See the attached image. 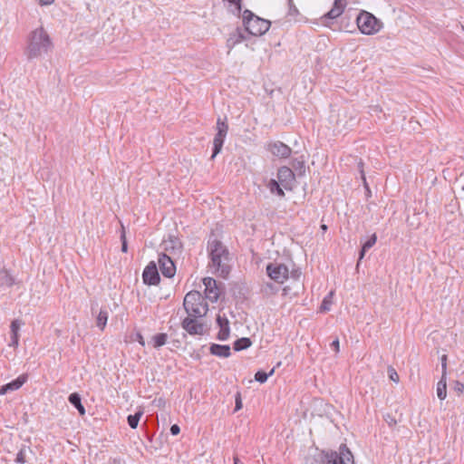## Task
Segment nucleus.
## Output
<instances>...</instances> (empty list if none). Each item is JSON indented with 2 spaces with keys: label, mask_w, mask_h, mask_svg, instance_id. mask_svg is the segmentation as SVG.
I'll use <instances>...</instances> for the list:
<instances>
[{
  "label": "nucleus",
  "mask_w": 464,
  "mask_h": 464,
  "mask_svg": "<svg viewBox=\"0 0 464 464\" xmlns=\"http://www.w3.org/2000/svg\"><path fill=\"white\" fill-rule=\"evenodd\" d=\"M321 464H354V459L347 446L342 444L339 451H323Z\"/></svg>",
  "instance_id": "obj_5"
},
{
  "label": "nucleus",
  "mask_w": 464,
  "mask_h": 464,
  "mask_svg": "<svg viewBox=\"0 0 464 464\" xmlns=\"http://www.w3.org/2000/svg\"><path fill=\"white\" fill-rule=\"evenodd\" d=\"M234 464H244L242 463L237 457L234 458Z\"/></svg>",
  "instance_id": "obj_46"
},
{
  "label": "nucleus",
  "mask_w": 464,
  "mask_h": 464,
  "mask_svg": "<svg viewBox=\"0 0 464 464\" xmlns=\"http://www.w3.org/2000/svg\"><path fill=\"white\" fill-rule=\"evenodd\" d=\"M70 403L73 405L79 411L80 415L83 416L85 414V408L82 403V399L79 393L73 392L69 395L68 398Z\"/></svg>",
  "instance_id": "obj_22"
},
{
  "label": "nucleus",
  "mask_w": 464,
  "mask_h": 464,
  "mask_svg": "<svg viewBox=\"0 0 464 464\" xmlns=\"http://www.w3.org/2000/svg\"><path fill=\"white\" fill-rule=\"evenodd\" d=\"M137 341L139 342L140 344H141L142 346L145 345V341H144V338L141 334H138L137 336Z\"/></svg>",
  "instance_id": "obj_45"
},
{
  "label": "nucleus",
  "mask_w": 464,
  "mask_h": 464,
  "mask_svg": "<svg viewBox=\"0 0 464 464\" xmlns=\"http://www.w3.org/2000/svg\"><path fill=\"white\" fill-rule=\"evenodd\" d=\"M217 130L218 132L215 135L213 140V154L211 156L212 159H214L220 152L224 144V140L228 130L227 124L220 118H218L217 121Z\"/></svg>",
  "instance_id": "obj_8"
},
{
  "label": "nucleus",
  "mask_w": 464,
  "mask_h": 464,
  "mask_svg": "<svg viewBox=\"0 0 464 464\" xmlns=\"http://www.w3.org/2000/svg\"><path fill=\"white\" fill-rule=\"evenodd\" d=\"M357 26L363 34H374L382 27V24L373 14L366 11H362L357 16Z\"/></svg>",
  "instance_id": "obj_6"
},
{
  "label": "nucleus",
  "mask_w": 464,
  "mask_h": 464,
  "mask_svg": "<svg viewBox=\"0 0 464 464\" xmlns=\"http://www.w3.org/2000/svg\"><path fill=\"white\" fill-rule=\"evenodd\" d=\"M205 285V295L209 301L217 302L219 297V289L217 286V282L212 277H206L203 279Z\"/></svg>",
  "instance_id": "obj_14"
},
{
  "label": "nucleus",
  "mask_w": 464,
  "mask_h": 464,
  "mask_svg": "<svg viewBox=\"0 0 464 464\" xmlns=\"http://www.w3.org/2000/svg\"><path fill=\"white\" fill-rule=\"evenodd\" d=\"M277 178L280 184L285 189H292L295 183V174L288 167H282L278 169Z\"/></svg>",
  "instance_id": "obj_12"
},
{
  "label": "nucleus",
  "mask_w": 464,
  "mask_h": 464,
  "mask_svg": "<svg viewBox=\"0 0 464 464\" xmlns=\"http://www.w3.org/2000/svg\"><path fill=\"white\" fill-rule=\"evenodd\" d=\"M331 347L337 353L339 352V347H340V343H339V340L338 339H335L331 343Z\"/></svg>",
  "instance_id": "obj_42"
},
{
  "label": "nucleus",
  "mask_w": 464,
  "mask_h": 464,
  "mask_svg": "<svg viewBox=\"0 0 464 464\" xmlns=\"http://www.w3.org/2000/svg\"><path fill=\"white\" fill-rule=\"evenodd\" d=\"M285 295H287V291H288V286H285L284 289H283Z\"/></svg>",
  "instance_id": "obj_48"
},
{
  "label": "nucleus",
  "mask_w": 464,
  "mask_h": 464,
  "mask_svg": "<svg viewBox=\"0 0 464 464\" xmlns=\"http://www.w3.org/2000/svg\"><path fill=\"white\" fill-rule=\"evenodd\" d=\"M452 389L458 395H460L464 391V384L459 381H455Z\"/></svg>",
  "instance_id": "obj_37"
},
{
  "label": "nucleus",
  "mask_w": 464,
  "mask_h": 464,
  "mask_svg": "<svg viewBox=\"0 0 464 464\" xmlns=\"http://www.w3.org/2000/svg\"><path fill=\"white\" fill-rule=\"evenodd\" d=\"M210 353L216 356L227 358L230 356V347L228 345H220L213 343L210 346Z\"/></svg>",
  "instance_id": "obj_21"
},
{
  "label": "nucleus",
  "mask_w": 464,
  "mask_h": 464,
  "mask_svg": "<svg viewBox=\"0 0 464 464\" xmlns=\"http://www.w3.org/2000/svg\"><path fill=\"white\" fill-rule=\"evenodd\" d=\"M441 375H447V355L441 356Z\"/></svg>",
  "instance_id": "obj_39"
},
{
  "label": "nucleus",
  "mask_w": 464,
  "mask_h": 464,
  "mask_svg": "<svg viewBox=\"0 0 464 464\" xmlns=\"http://www.w3.org/2000/svg\"><path fill=\"white\" fill-rule=\"evenodd\" d=\"M321 228H322L323 230H326V229H327V226H326V225H322V226H321Z\"/></svg>",
  "instance_id": "obj_49"
},
{
  "label": "nucleus",
  "mask_w": 464,
  "mask_h": 464,
  "mask_svg": "<svg viewBox=\"0 0 464 464\" xmlns=\"http://www.w3.org/2000/svg\"><path fill=\"white\" fill-rule=\"evenodd\" d=\"M266 274L276 283L283 284L289 276V270L284 264L270 263L266 266Z\"/></svg>",
  "instance_id": "obj_7"
},
{
  "label": "nucleus",
  "mask_w": 464,
  "mask_h": 464,
  "mask_svg": "<svg viewBox=\"0 0 464 464\" xmlns=\"http://www.w3.org/2000/svg\"><path fill=\"white\" fill-rule=\"evenodd\" d=\"M168 340L167 334H158L151 338V342L153 343V347L159 349L160 347L166 344Z\"/></svg>",
  "instance_id": "obj_26"
},
{
  "label": "nucleus",
  "mask_w": 464,
  "mask_h": 464,
  "mask_svg": "<svg viewBox=\"0 0 464 464\" xmlns=\"http://www.w3.org/2000/svg\"><path fill=\"white\" fill-rule=\"evenodd\" d=\"M346 5L345 0H334V5L329 12L322 16V21L324 23L326 19H335L339 17L344 11Z\"/></svg>",
  "instance_id": "obj_15"
},
{
  "label": "nucleus",
  "mask_w": 464,
  "mask_h": 464,
  "mask_svg": "<svg viewBox=\"0 0 464 464\" xmlns=\"http://www.w3.org/2000/svg\"><path fill=\"white\" fill-rule=\"evenodd\" d=\"M143 282L146 285H154L160 282V275L154 261L149 263L142 274Z\"/></svg>",
  "instance_id": "obj_11"
},
{
  "label": "nucleus",
  "mask_w": 464,
  "mask_h": 464,
  "mask_svg": "<svg viewBox=\"0 0 464 464\" xmlns=\"http://www.w3.org/2000/svg\"><path fill=\"white\" fill-rule=\"evenodd\" d=\"M108 320V311L106 309H101L97 318H96V324L101 329L103 330Z\"/></svg>",
  "instance_id": "obj_27"
},
{
  "label": "nucleus",
  "mask_w": 464,
  "mask_h": 464,
  "mask_svg": "<svg viewBox=\"0 0 464 464\" xmlns=\"http://www.w3.org/2000/svg\"><path fill=\"white\" fill-rule=\"evenodd\" d=\"M300 14L299 10L295 5L293 0H288V13L287 15L293 18H296Z\"/></svg>",
  "instance_id": "obj_34"
},
{
  "label": "nucleus",
  "mask_w": 464,
  "mask_h": 464,
  "mask_svg": "<svg viewBox=\"0 0 464 464\" xmlns=\"http://www.w3.org/2000/svg\"><path fill=\"white\" fill-rule=\"evenodd\" d=\"M28 452H31L30 448L25 447V446L21 448V450H19V452L16 455L15 461L18 463H22V464L25 463L27 461L26 458H27Z\"/></svg>",
  "instance_id": "obj_29"
},
{
  "label": "nucleus",
  "mask_w": 464,
  "mask_h": 464,
  "mask_svg": "<svg viewBox=\"0 0 464 464\" xmlns=\"http://www.w3.org/2000/svg\"><path fill=\"white\" fill-rule=\"evenodd\" d=\"M179 431H180V428H179V425H177V424H173V425L170 427V433H171L172 435H174V436H175V435H178V434L179 433Z\"/></svg>",
  "instance_id": "obj_41"
},
{
  "label": "nucleus",
  "mask_w": 464,
  "mask_h": 464,
  "mask_svg": "<svg viewBox=\"0 0 464 464\" xmlns=\"http://www.w3.org/2000/svg\"><path fill=\"white\" fill-rule=\"evenodd\" d=\"M142 414H143L142 411H138L133 415L128 416V424L130 425V428H132V429L137 428L140 419L142 416Z\"/></svg>",
  "instance_id": "obj_30"
},
{
  "label": "nucleus",
  "mask_w": 464,
  "mask_h": 464,
  "mask_svg": "<svg viewBox=\"0 0 464 464\" xmlns=\"http://www.w3.org/2000/svg\"><path fill=\"white\" fill-rule=\"evenodd\" d=\"M300 276H301L300 271L295 270V271L291 272V277L294 278L295 280H297L300 277Z\"/></svg>",
  "instance_id": "obj_43"
},
{
  "label": "nucleus",
  "mask_w": 464,
  "mask_h": 464,
  "mask_svg": "<svg viewBox=\"0 0 464 464\" xmlns=\"http://www.w3.org/2000/svg\"><path fill=\"white\" fill-rule=\"evenodd\" d=\"M200 317L187 316L181 323L182 328L191 335H202L205 334L206 327L198 319Z\"/></svg>",
  "instance_id": "obj_9"
},
{
  "label": "nucleus",
  "mask_w": 464,
  "mask_h": 464,
  "mask_svg": "<svg viewBox=\"0 0 464 464\" xmlns=\"http://www.w3.org/2000/svg\"><path fill=\"white\" fill-rule=\"evenodd\" d=\"M243 23L246 30L255 36L265 34L271 25L270 21L254 14L247 9L243 12Z\"/></svg>",
  "instance_id": "obj_4"
},
{
  "label": "nucleus",
  "mask_w": 464,
  "mask_h": 464,
  "mask_svg": "<svg viewBox=\"0 0 464 464\" xmlns=\"http://www.w3.org/2000/svg\"><path fill=\"white\" fill-rule=\"evenodd\" d=\"M209 267L218 276L227 278L230 273V256L227 247L218 240L208 243Z\"/></svg>",
  "instance_id": "obj_1"
},
{
  "label": "nucleus",
  "mask_w": 464,
  "mask_h": 464,
  "mask_svg": "<svg viewBox=\"0 0 464 464\" xmlns=\"http://www.w3.org/2000/svg\"><path fill=\"white\" fill-rule=\"evenodd\" d=\"M261 291L266 295H274L276 293L277 288L271 283H264L261 286Z\"/></svg>",
  "instance_id": "obj_33"
},
{
  "label": "nucleus",
  "mask_w": 464,
  "mask_h": 464,
  "mask_svg": "<svg viewBox=\"0 0 464 464\" xmlns=\"http://www.w3.org/2000/svg\"><path fill=\"white\" fill-rule=\"evenodd\" d=\"M160 270L165 277H173L176 273V266L171 257L164 253L159 255L158 259Z\"/></svg>",
  "instance_id": "obj_10"
},
{
  "label": "nucleus",
  "mask_w": 464,
  "mask_h": 464,
  "mask_svg": "<svg viewBox=\"0 0 464 464\" xmlns=\"http://www.w3.org/2000/svg\"><path fill=\"white\" fill-rule=\"evenodd\" d=\"M217 323L219 326V332L218 334V339L220 341H225L229 337V322L227 317L218 315Z\"/></svg>",
  "instance_id": "obj_17"
},
{
  "label": "nucleus",
  "mask_w": 464,
  "mask_h": 464,
  "mask_svg": "<svg viewBox=\"0 0 464 464\" xmlns=\"http://www.w3.org/2000/svg\"><path fill=\"white\" fill-rule=\"evenodd\" d=\"M53 48V43L47 32L39 27L34 30L28 37L25 55L28 59H35L47 53Z\"/></svg>",
  "instance_id": "obj_2"
},
{
  "label": "nucleus",
  "mask_w": 464,
  "mask_h": 464,
  "mask_svg": "<svg viewBox=\"0 0 464 464\" xmlns=\"http://www.w3.org/2000/svg\"><path fill=\"white\" fill-rule=\"evenodd\" d=\"M447 375H441L440 380L437 383V396L440 400L443 401L447 397Z\"/></svg>",
  "instance_id": "obj_24"
},
{
  "label": "nucleus",
  "mask_w": 464,
  "mask_h": 464,
  "mask_svg": "<svg viewBox=\"0 0 464 464\" xmlns=\"http://www.w3.org/2000/svg\"><path fill=\"white\" fill-rule=\"evenodd\" d=\"M361 167H362V161L359 162V168H361Z\"/></svg>",
  "instance_id": "obj_51"
},
{
  "label": "nucleus",
  "mask_w": 464,
  "mask_h": 464,
  "mask_svg": "<svg viewBox=\"0 0 464 464\" xmlns=\"http://www.w3.org/2000/svg\"><path fill=\"white\" fill-rule=\"evenodd\" d=\"M242 408V401L240 393H237L236 396V406H235V411H239Z\"/></svg>",
  "instance_id": "obj_40"
},
{
  "label": "nucleus",
  "mask_w": 464,
  "mask_h": 464,
  "mask_svg": "<svg viewBox=\"0 0 464 464\" xmlns=\"http://www.w3.org/2000/svg\"><path fill=\"white\" fill-rule=\"evenodd\" d=\"M269 188L271 190V192H276L277 195H279L280 197H283L285 195L283 189L281 188L279 183L274 179H272L269 183Z\"/></svg>",
  "instance_id": "obj_35"
},
{
  "label": "nucleus",
  "mask_w": 464,
  "mask_h": 464,
  "mask_svg": "<svg viewBox=\"0 0 464 464\" xmlns=\"http://www.w3.org/2000/svg\"><path fill=\"white\" fill-rule=\"evenodd\" d=\"M333 296H334V292L332 291L324 298L322 304L320 306V310L322 312H326V311L330 310Z\"/></svg>",
  "instance_id": "obj_32"
},
{
  "label": "nucleus",
  "mask_w": 464,
  "mask_h": 464,
  "mask_svg": "<svg viewBox=\"0 0 464 464\" xmlns=\"http://www.w3.org/2000/svg\"><path fill=\"white\" fill-rule=\"evenodd\" d=\"M267 150L276 157L286 159L291 155L292 150L282 141L270 142L267 145Z\"/></svg>",
  "instance_id": "obj_13"
},
{
  "label": "nucleus",
  "mask_w": 464,
  "mask_h": 464,
  "mask_svg": "<svg viewBox=\"0 0 464 464\" xmlns=\"http://www.w3.org/2000/svg\"><path fill=\"white\" fill-rule=\"evenodd\" d=\"M14 284V278L5 269H0V291L11 287Z\"/></svg>",
  "instance_id": "obj_20"
},
{
  "label": "nucleus",
  "mask_w": 464,
  "mask_h": 464,
  "mask_svg": "<svg viewBox=\"0 0 464 464\" xmlns=\"http://www.w3.org/2000/svg\"><path fill=\"white\" fill-rule=\"evenodd\" d=\"M275 372V369L273 368L268 373L263 372V371H258L256 374H255V380L260 383H264L266 382L267 378L271 375H273Z\"/></svg>",
  "instance_id": "obj_31"
},
{
  "label": "nucleus",
  "mask_w": 464,
  "mask_h": 464,
  "mask_svg": "<svg viewBox=\"0 0 464 464\" xmlns=\"http://www.w3.org/2000/svg\"><path fill=\"white\" fill-rule=\"evenodd\" d=\"M376 235L372 234L371 237L363 243L362 250L360 252L359 260H362L363 258L365 252L369 250L376 243Z\"/></svg>",
  "instance_id": "obj_25"
},
{
  "label": "nucleus",
  "mask_w": 464,
  "mask_h": 464,
  "mask_svg": "<svg viewBox=\"0 0 464 464\" xmlns=\"http://www.w3.org/2000/svg\"><path fill=\"white\" fill-rule=\"evenodd\" d=\"M121 251L126 253L128 250V245H127L125 232H124L123 227H122V233L121 235Z\"/></svg>",
  "instance_id": "obj_38"
},
{
  "label": "nucleus",
  "mask_w": 464,
  "mask_h": 464,
  "mask_svg": "<svg viewBox=\"0 0 464 464\" xmlns=\"http://www.w3.org/2000/svg\"><path fill=\"white\" fill-rule=\"evenodd\" d=\"M245 40V36L243 33L237 29L234 33H232L229 38L227 41V44L229 49L233 48L236 44L243 42Z\"/></svg>",
  "instance_id": "obj_23"
},
{
  "label": "nucleus",
  "mask_w": 464,
  "mask_h": 464,
  "mask_svg": "<svg viewBox=\"0 0 464 464\" xmlns=\"http://www.w3.org/2000/svg\"><path fill=\"white\" fill-rule=\"evenodd\" d=\"M388 375H389L390 380H392L394 382H399V381H400L399 374L397 373V372L395 371L394 368H392V367L388 368Z\"/></svg>",
  "instance_id": "obj_36"
},
{
  "label": "nucleus",
  "mask_w": 464,
  "mask_h": 464,
  "mask_svg": "<svg viewBox=\"0 0 464 464\" xmlns=\"http://www.w3.org/2000/svg\"><path fill=\"white\" fill-rule=\"evenodd\" d=\"M298 164L300 165L301 168L304 167V163L303 162H298Z\"/></svg>",
  "instance_id": "obj_50"
},
{
  "label": "nucleus",
  "mask_w": 464,
  "mask_h": 464,
  "mask_svg": "<svg viewBox=\"0 0 464 464\" xmlns=\"http://www.w3.org/2000/svg\"><path fill=\"white\" fill-rule=\"evenodd\" d=\"M41 5H51L54 0H37Z\"/></svg>",
  "instance_id": "obj_44"
},
{
  "label": "nucleus",
  "mask_w": 464,
  "mask_h": 464,
  "mask_svg": "<svg viewBox=\"0 0 464 464\" xmlns=\"http://www.w3.org/2000/svg\"><path fill=\"white\" fill-rule=\"evenodd\" d=\"M26 379L27 378L25 375H20L17 379L3 385L0 389V395H4L9 392H14L20 389L23 386V384L26 382Z\"/></svg>",
  "instance_id": "obj_18"
},
{
  "label": "nucleus",
  "mask_w": 464,
  "mask_h": 464,
  "mask_svg": "<svg viewBox=\"0 0 464 464\" xmlns=\"http://www.w3.org/2000/svg\"><path fill=\"white\" fill-rule=\"evenodd\" d=\"M251 345V341L249 338H240L237 340L234 343V349L236 351H241L248 348Z\"/></svg>",
  "instance_id": "obj_28"
},
{
  "label": "nucleus",
  "mask_w": 464,
  "mask_h": 464,
  "mask_svg": "<svg viewBox=\"0 0 464 464\" xmlns=\"http://www.w3.org/2000/svg\"><path fill=\"white\" fill-rule=\"evenodd\" d=\"M111 464H121L120 460L113 459Z\"/></svg>",
  "instance_id": "obj_47"
},
{
  "label": "nucleus",
  "mask_w": 464,
  "mask_h": 464,
  "mask_svg": "<svg viewBox=\"0 0 464 464\" xmlns=\"http://www.w3.org/2000/svg\"><path fill=\"white\" fill-rule=\"evenodd\" d=\"M162 246L165 251L176 255L181 252L182 244L177 237L169 236L168 239L163 240Z\"/></svg>",
  "instance_id": "obj_16"
},
{
  "label": "nucleus",
  "mask_w": 464,
  "mask_h": 464,
  "mask_svg": "<svg viewBox=\"0 0 464 464\" xmlns=\"http://www.w3.org/2000/svg\"><path fill=\"white\" fill-rule=\"evenodd\" d=\"M183 307L191 317H204L208 311V303L198 291H190L185 295Z\"/></svg>",
  "instance_id": "obj_3"
},
{
  "label": "nucleus",
  "mask_w": 464,
  "mask_h": 464,
  "mask_svg": "<svg viewBox=\"0 0 464 464\" xmlns=\"http://www.w3.org/2000/svg\"><path fill=\"white\" fill-rule=\"evenodd\" d=\"M23 322L21 320L15 319L11 323V343L9 346L17 347L19 344V330L23 325Z\"/></svg>",
  "instance_id": "obj_19"
}]
</instances>
